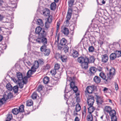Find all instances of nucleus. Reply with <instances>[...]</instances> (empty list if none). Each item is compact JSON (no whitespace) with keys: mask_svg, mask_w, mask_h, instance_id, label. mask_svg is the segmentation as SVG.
Returning <instances> with one entry per match:
<instances>
[{"mask_svg":"<svg viewBox=\"0 0 121 121\" xmlns=\"http://www.w3.org/2000/svg\"><path fill=\"white\" fill-rule=\"evenodd\" d=\"M106 69L108 72L107 74L108 76V79L106 80V81H110L111 79L113 78V77L115 74V69L114 68H109L108 67H107Z\"/></svg>","mask_w":121,"mask_h":121,"instance_id":"obj_1","label":"nucleus"},{"mask_svg":"<svg viewBox=\"0 0 121 121\" xmlns=\"http://www.w3.org/2000/svg\"><path fill=\"white\" fill-rule=\"evenodd\" d=\"M94 86L93 85L87 86L85 91L84 94L86 97H87L88 95H91L90 94H92L94 91Z\"/></svg>","mask_w":121,"mask_h":121,"instance_id":"obj_2","label":"nucleus"},{"mask_svg":"<svg viewBox=\"0 0 121 121\" xmlns=\"http://www.w3.org/2000/svg\"><path fill=\"white\" fill-rule=\"evenodd\" d=\"M24 105L22 104L20 106L18 109L20 113L19 114V116L17 117V118L19 121L21 120L23 117V115L21 112H24Z\"/></svg>","mask_w":121,"mask_h":121,"instance_id":"obj_3","label":"nucleus"},{"mask_svg":"<svg viewBox=\"0 0 121 121\" xmlns=\"http://www.w3.org/2000/svg\"><path fill=\"white\" fill-rule=\"evenodd\" d=\"M86 97H87V101L88 105H93L95 101L94 96L92 95H89Z\"/></svg>","mask_w":121,"mask_h":121,"instance_id":"obj_4","label":"nucleus"},{"mask_svg":"<svg viewBox=\"0 0 121 121\" xmlns=\"http://www.w3.org/2000/svg\"><path fill=\"white\" fill-rule=\"evenodd\" d=\"M69 54L70 56L72 57L74 59H75L78 57L79 53L76 50L73 49L71 51Z\"/></svg>","mask_w":121,"mask_h":121,"instance_id":"obj_5","label":"nucleus"},{"mask_svg":"<svg viewBox=\"0 0 121 121\" xmlns=\"http://www.w3.org/2000/svg\"><path fill=\"white\" fill-rule=\"evenodd\" d=\"M95 95L96 97V101L97 104L99 105L102 104L104 102L103 97L98 95L97 93H96Z\"/></svg>","mask_w":121,"mask_h":121,"instance_id":"obj_6","label":"nucleus"},{"mask_svg":"<svg viewBox=\"0 0 121 121\" xmlns=\"http://www.w3.org/2000/svg\"><path fill=\"white\" fill-rule=\"evenodd\" d=\"M36 41L39 43H41L43 45H47V40L46 38H38L36 40Z\"/></svg>","mask_w":121,"mask_h":121,"instance_id":"obj_7","label":"nucleus"},{"mask_svg":"<svg viewBox=\"0 0 121 121\" xmlns=\"http://www.w3.org/2000/svg\"><path fill=\"white\" fill-rule=\"evenodd\" d=\"M95 59L94 57L93 56H90L89 57L86 56V60H85L88 63H94Z\"/></svg>","mask_w":121,"mask_h":121,"instance_id":"obj_8","label":"nucleus"},{"mask_svg":"<svg viewBox=\"0 0 121 121\" xmlns=\"http://www.w3.org/2000/svg\"><path fill=\"white\" fill-rule=\"evenodd\" d=\"M47 34V33L45 31V30L43 29L41 33L39 34L38 38H46V37Z\"/></svg>","mask_w":121,"mask_h":121,"instance_id":"obj_9","label":"nucleus"},{"mask_svg":"<svg viewBox=\"0 0 121 121\" xmlns=\"http://www.w3.org/2000/svg\"><path fill=\"white\" fill-rule=\"evenodd\" d=\"M61 31L64 35L66 36L69 34V32L68 29L65 27L61 28Z\"/></svg>","mask_w":121,"mask_h":121,"instance_id":"obj_10","label":"nucleus"},{"mask_svg":"<svg viewBox=\"0 0 121 121\" xmlns=\"http://www.w3.org/2000/svg\"><path fill=\"white\" fill-rule=\"evenodd\" d=\"M99 76L104 80V82L106 84L108 83V82H109L110 81H106V80L108 79V76H107V77H106L105 74L103 72L100 73L99 75Z\"/></svg>","mask_w":121,"mask_h":121,"instance_id":"obj_11","label":"nucleus"},{"mask_svg":"<svg viewBox=\"0 0 121 121\" xmlns=\"http://www.w3.org/2000/svg\"><path fill=\"white\" fill-rule=\"evenodd\" d=\"M108 60V57L106 54L101 56V62L104 63L107 62Z\"/></svg>","mask_w":121,"mask_h":121,"instance_id":"obj_12","label":"nucleus"},{"mask_svg":"<svg viewBox=\"0 0 121 121\" xmlns=\"http://www.w3.org/2000/svg\"><path fill=\"white\" fill-rule=\"evenodd\" d=\"M50 14V11L47 8L45 9L43 11V14L45 16H47L49 15Z\"/></svg>","mask_w":121,"mask_h":121,"instance_id":"obj_13","label":"nucleus"},{"mask_svg":"<svg viewBox=\"0 0 121 121\" xmlns=\"http://www.w3.org/2000/svg\"><path fill=\"white\" fill-rule=\"evenodd\" d=\"M87 61H85L81 64V66L82 68L85 69H86L88 67V63Z\"/></svg>","mask_w":121,"mask_h":121,"instance_id":"obj_14","label":"nucleus"},{"mask_svg":"<svg viewBox=\"0 0 121 121\" xmlns=\"http://www.w3.org/2000/svg\"><path fill=\"white\" fill-rule=\"evenodd\" d=\"M93 80L95 83L96 84H98L100 82L101 80L99 77L96 76L94 78Z\"/></svg>","mask_w":121,"mask_h":121,"instance_id":"obj_15","label":"nucleus"},{"mask_svg":"<svg viewBox=\"0 0 121 121\" xmlns=\"http://www.w3.org/2000/svg\"><path fill=\"white\" fill-rule=\"evenodd\" d=\"M17 77L18 80V81L22 80L23 79V76L22 74L20 72H18L17 73Z\"/></svg>","mask_w":121,"mask_h":121,"instance_id":"obj_16","label":"nucleus"},{"mask_svg":"<svg viewBox=\"0 0 121 121\" xmlns=\"http://www.w3.org/2000/svg\"><path fill=\"white\" fill-rule=\"evenodd\" d=\"M67 43V40L65 38H62L60 40V44L61 46L65 45Z\"/></svg>","mask_w":121,"mask_h":121,"instance_id":"obj_17","label":"nucleus"},{"mask_svg":"<svg viewBox=\"0 0 121 121\" xmlns=\"http://www.w3.org/2000/svg\"><path fill=\"white\" fill-rule=\"evenodd\" d=\"M85 60H86V56L84 58L82 56L78 58L77 59L78 62L81 64L84 61H86Z\"/></svg>","mask_w":121,"mask_h":121,"instance_id":"obj_18","label":"nucleus"},{"mask_svg":"<svg viewBox=\"0 0 121 121\" xmlns=\"http://www.w3.org/2000/svg\"><path fill=\"white\" fill-rule=\"evenodd\" d=\"M97 70V69L94 67H91L90 69V71L92 75H94Z\"/></svg>","mask_w":121,"mask_h":121,"instance_id":"obj_19","label":"nucleus"},{"mask_svg":"<svg viewBox=\"0 0 121 121\" xmlns=\"http://www.w3.org/2000/svg\"><path fill=\"white\" fill-rule=\"evenodd\" d=\"M25 84V83L22 80L18 81V84L19 85V87L21 89L23 88L24 85Z\"/></svg>","mask_w":121,"mask_h":121,"instance_id":"obj_20","label":"nucleus"},{"mask_svg":"<svg viewBox=\"0 0 121 121\" xmlns=\"http://www.w3.org/2000/svg\"><path fill=\"white\" fill-rule=\"evenodd\" d=\"M42 28L40 26H39L37 27L35 29V33L36 34H38L39 35L40 34V33L41 31H42Z\"/></svg>","mask_w":121,"mask_h":121,"instance_id":"obj_21","label":"nucleus"},{"mask_svg":"<svg viewBox=\"0 0 121 121\" xmlns=\"http://www.w3.org/2000/svg\"><path fill=\"white\" fill-rule=\"evenodd\" d=\"M117 57L116 55L115 52L112 53L110 56V59L112 60H114Z\"/></svg>","mask_w":121,"mask_h":121,"instance_id":"obj_22","label":"nucleus"},{"mask_svg":"<svg viewBox=\"0 0 121 121\" xmlns=\"http://www.w3.org/2000/svg\"><path fill=\"white\" fill-rule=\"evenodd\" d=\"M56 7V5L55 2H54L51 4L50 5L51 10L54 11L55 10Z\"/></svg>","mask_w":121,"mask_h":121,"instance_id":"obj_23","label":"nucleus"},{"mask_svg":"<svg viewBox=\"0 0 121 121\" xmlns=\"http://www.w3.org/2000/svg\"><path fill=\"white\" fill-rule=\"evenodd\" d=\"M92 106H89V107L88 108L89 113H92L95 110V108Z\"/></svg>","mask_w":121,"mask_h":121,"instance_id":"obj_24","label":"nucleus"},{"mask_svg":"<svg viewBox=\"0 0 121 121\" xmlns=\"http://www.w3.org/2000/svg\"><path fill=\"white\" fill-rule=\"evenodd\" d=\"M51 52L49 48H47L43 52L45 56H48L49 54Z\"/></svg>","mask_w":121,"mask_h":121,"instance_id":"obj_25","label":"nucleus"},{"mask_svg":"<svg viewBox=\"0 0 121 121\" xmlns=\"http://www.w3.org/2000/svg\"><path fill=\"white\" fill-rule=\"evenodd\" d=\"M55 77L54 79L56 81H58L59 79L60 78V73H57L55 75Z\"/></svg>","mask_w":121,"mask_h":121,"instance_id":"obj_26","label":"nucleus"},{"mask_svg":"<svg viewBox=\"0 0 121 121\" xmlns=\"http://www.w3.org/2000/svg\"><path fill=\"white\" fill-rule=\"evenodd\" d=\"M37 24L40 25L41 26H43L44 24L42 20L41 19H38L37 21Z\"/></svg>","mask_w":121,"mask_h":121,"instance_id":"obj_27","label":"nucleus"},{"mask_svg":"<svg viewBox=\"0 0 121 121\" xmlns=\"http://www.w3.org/2000/svg\"><path fill=\"white\" fill-rule=\"evenodd\" d=\"M112 110L111 107L109 106H106L105 107V111L107 113H109Z\"/></svg>","mask_w":121,"mask_h":121,"instance_id":"obj_28","label":"nucleus"},{"mask_svg":"<svg viewBox=\"0 0 121 121\" xmlns=\"http://www.w3.org/2000/svg\"><path fill=\"white\" fill-rule=\"evenodd\" d=\"M47 48V45H43L40 48V51L41 52H43Z\"/></svg>","mask_w":121,"mask_h":121,"instance_id":"obj_29","label":"nucleus"},{"mask_svg":"<svg viewBox=\"0 0 121 121\" xmlns=\"http://www.w3.org/2000/svg\"><path fill=\"white\" fill-rule=\"evenodd\" d=\"M39 66V64L38 61L37 60L35 61L34 63L32 66L35 67V69H37Z\"/></svg>","mask_w":121,"mask_h":121,"instance_id":"obj_30","label":"nucleus"},{"mask_svg":"<svg viewBox=\"0 0 121 121\" xmlns=\"http://www.w3.org/2000/svg\"><path fill=\"white\" fill-rule=\"evenodd\" d=\"M87 119L88 121H92L93 119L92 115L91 113H89L87 117Z\"/></svg>","mask_w":121,"mask_h":121,"instance_id":"obj_31","label":"nucleus"},{"mask_svg":"<svg viewBox=\"0 0 121 121\" xmlns=\"http://www.w3.org/2000/svg\"><path fill=\"white\" fill-rule=\"evenodd\" d=\"M12 112L14 114L17 115L20 113L18 108H14L12 109Z\"/></svg>","mask_w":121,"mask_h":121,"instance_id":"obj_32","label":"nucleus"},{"mask_svg":"<svg viewBox=\"0 0 121 121\" xmlns=\"http://www.w3.org/2000/svg\"><path fill=\"white\" fill-rule=\"evenodd\" d=\"M111 117L116 116V112L114 110H112L109 113Z\"/></svg>","mask_w":121,"mask_h":121,"instance_id":"obj_33","label":"nucleus"},{"mask_svg":"<svg viewBox=\"0 0 121 121\" xmlns=\"http://www.w3.org/2000/svg\"><path fill=\"white\" fill-rule=\"evenodd\" d=\"M121 51L116 50L115 51H114V52L115 53L117 57H119L121 56Z\"/></svg>","mask_w":121,"mask_h":121,"instance_id":"obj_34","label":"nucleus"},{"mask_svg":"<svg viewBox=\"0 0 121 121\" xmlns=\"http://www.w3.org/2000/svg\"><path fill=\"white\" fill-rule=\"evenodd\" d=\"M49 81V78L47 77H45L43 79V82L45 84H47Z\"/></svg>","mask_w":121,"mask_h":121,"instance_id":"obj_35","label":"nucleus"},{"mask_svg":"<svg viewBox=\"0 0 121 121\" xmlns=\"http://www.w3.org/2000/svg\"><path fill=\"white\" fill-rule=\"evenodd\" d=\"M33 104V102L31 100H28L26 102V106H30Z\"/></svg>","mask_w":121,"mask_h":121,"instance_id":"obj_36","label":"nucleus"},{"mask_svg":"<svg viewBox=\"0 0 121 121\" xmlns=\"http://www.w3.org/2000/svg\"><path fill=\"white\" fill-rule=\"evenodd\" d=\"M33 73H34L31 70H29L27 72L26 75L28 78H30Z\"/></svg>","mask_w":121,"mask_h":121,"instance_id":"obj_37","label":"nucleus"},{"mask_svg":"<svg viewBox=\"0 0 121 121\" xmlns=\"http://www.w3.org/2000/svg\"><path fill=\"white\" fill-rule=\"evenodd\" d=\"M48 16V17L47 19V22L49 23H50L52 22V16L51 15Z\"/></svg>","mask_w":121,"mask_h":121,"instance_id":"obj_38","label":"nucleus"},{"mask_svg":"<svg viewBox=\"0 0 121 121\" xmlns=\"http://www.w3.org/2000/svg\"><path fill=\"white\" fill-rule=\"evenodd\" d=\"M7 89L10 91H11L12 90L13 87L11 85L10 83L7 84L6 86Z\"/></svg>","mask_w":121,"mask_h":121,"instance_id":"obj_39","label":"nucleus"},{"mask_svg":"<svg viewBox=\"0 0 121 121\" xmlns=\"http://www.w3.org/2000/svg\"><path fill=\"white\" fill-rule=\"evenodd\" d=\"M81 107L79 104H77L76 106L75 110L77 112L81 110Z\"/></svg>","mask_w":121,"mask_h":121,"instance_id":"obj_40","label":"nucleus"},{"mask_svg":"<svg viewBox=\"0 0 121 121\" xmlns=\"http://www.w3.org/2000/svg\"><path fill=\"white\" fill-rule=\"evenodd\" d=\"M60 58L63 62H66L67 59L66 56L64 55L61 56L60 57Z\"/></svg>","mask_w":121,"mask_h":121,"instance_id":"obj_41","label":"nucleus"},{"mask_svg":"<svg viewBox=\"0 0 121 121\" xmlns=\"http://www.w3.org/2000/svg\"><path fill=\"white\" fill-rule=\"evenodd\" d=\"M18 87L17 85L14 86L13 87L12 89H13L15 93H17L18 92Z\"/></svg>","mask_w":121,"mask_h":121,"instance_id":"obj_42","label":"nucleus"},{"mask_svg":"<svg viewBox=\"0 0 121 121\" xmlns=\"http://www.w3.org/2000/svg\"><path fill=\"white\" fill-rule=\"evenodd\" d=\"M75 0H69L68 2L69 6L71 7L73 4V3Z\"/></svg>","mask_w":121,"mask_h":121,"instance_id":"obj_43","label":"nucleus"},{"mask_svg":"<svg viewBox=\"0 0 121 121\" xmlns=\"http://www.w3.org/2000/svg\"><path fill=\"white\" fill-rule=\"evenodd\" d=\"M95 48L92 46H90L88 48L89 51L90 52H93L94 51Z\"/></svg>","mask_w":121,"mask_h":121,"instance_id":"obj_44","label":"nucleus"},{"mask_svg":"<svg viewBox=\"0 0 121 121\" xmlns=\"http://www.w3.org/2000/svg\"><path fill=\"white\" fill-rule=\"evenodd\" d=\"M37 94L36 92H34L32 95L31 97L32 99H35L36 98Z\"/></svg>","mask_w":121,"mask_h":121,"instance_id":"obj_45","label":"nucleus"},{"mask_svg":"<svg viewBox=\"0 0 121 121\" xmlns=\"http://www.w3.org/2000/svg\"><path fill=\"white\" fill-rule=\"evenodd\" d=\"M60 65L57 63H56L54 65V69L56 70H58L60 68Z\"/></svg>","mask_w":121,"mask_h":121,"instance_id":"obj_46","label":"nucleus"},{"mask_svg":"<svg viewBox=\"0 0 121 121\" xmlns=\"http://www.w3.org/2000/svg\"><path fill=\"white\" fill-rule=\"evenodd\" d=\"M56 70L55 69H52L50 71L52 75H55L56 73Z\"/></svg>","mask_w":121,"mask_h":121,"instance_id":"obj_47","label":"nucleus"},{"mask_svg":"<svg viewBox=\"0 0 121 121\" xmlns=\"http://www.w3.org/2000/svg\"><path fill=\"white\" fill-rule=\"evenodd\" d=\"M82 116L85 117L86 115V107L84 106V107L83 110L82 111Z\"/></svg>","mask_w":121,"mask_h":121,"instance_id":"obj_48","label":"nucleus"},{"mask_svg":"<svg viewBox=\"0 0 121 121\" xmlns=\"http://www.w3.org/2000/svg\"><path fill=\"white\" fill-rule=\"evenodd\" d=\"M63 50L66 53L68 52L69 50V47L67 45L65 46L63 48Z\"/></svg>","mask_w":121,"mask_h":121,"instance_id":"obj_49","label":"nucleus"},{"mask_svg":"<svg viewBox=\"0 0 121 121\" xmlns=\"http://www.w3.org/2000/svg\"><path fill=\"white\" fill-rule=\"evenodd\" d=\"M12 114H8V116L7 117V120L8 121H10L11 120L12 118Z\"/></svg>","mask_w":121,"mask_h":121,"instance_id":"obj_50","label":"nucleus"},{"mask_svg":"<svg viewBox=\"0 0 121 121\" xmlns=\"http://www.w3.org/2000/svg\"><path fill=\"white\" fill-rule=\"evenodd\" d=\"M111 121H117V118L116 116H115L111 117Z\"/></svg>","mask_w":121,"mask_h":121,"instance_id":"obj_51","label":"nucleus"},{"mask_svg":"<svg viewBox=\"0 0 121 121\" xmlns=\"http://www.w3.org/2000/svg\"><path fill=\"white\" fill-rule=\"evenodd\" d=\"M50 68V66L49 64H47L44 66L43 68L45 69H48Z\"/></svg>","mask_w":121,"mask_h":121,"instance_id":"obj_52","label":"nucleus"},{"mask_svg":"<svg viewBox=\"0 0 121 121\" xmlns=\"http://www.w3.org/2000/svg\"><path fill=\"white\" fill-rule=\"evenodd\" d=\"M8 95H4L3 96V98L1 99H2L3 101H6L9 98H7Z\"/></svg>","mask_w":121,"mask_h":121,"instance_id":"obj_53","label":"nucleus"},{"mask_svg":"<svg viewBox=\"0 0 121 121\" xmlns=\"http://www.w3.org/2000/svg\"><path fill=\"white\" fill-rule=\"evenodd\" d=\"M29 78H28V77L27 76H26L24 77V78H23V79L22 80L24 81V82L25 83V84H26L27 82V79Z\"/></svg>","mask_w":121,"mask_h":121,"instance_id":"obj_54","label":"nucleus"},{"mask_svg":"<svg viewBox=\"0 0 121 121\" xmlns=\"http://www.w3.org/2000/svg\"><path fill=\"white\" fill-rule=\"evenodd\" d=\"M45 26L46 29H48L49 27V23L46 21L45 23Z\"/></svg>","mask_w":121,"mask_h":121,"instance_id":"obj_55","label":"nucleus"},{"mask_svg":"<svg viewBox=\"0 0 121 121\" xmlns=\"http://www.w3.org/2000/svg\"><path fill=\"white\" fill-rule=\"evenodd\" d=\"M70 85L71 87L72 88L74 86H75V83L73 81H72L70 82Z\"/></svg>","mask_w":121,"mask_h":121,"instance_id":"obj_56","label":"nucleus"},{"mask_svg":"<svg viewBox=\"0 0 121 121\" xmlns=\"http://www.w3.org/2000/svg\"><path fill=\"white\" fill-rule=\"evenodd\" d=\"M42 87L43 86L41 85L39 86L37 89L38 91L39 92L42 90Z\"/></svg>","mask_w":121,"mask_h":121,"instance_id":"obj_57","label":"nucleus"},{"mask_svg":"<svg viewBox=\"0 0 121 121\" xmlns=\"http://www.w3.org/2000/svg\"><path fill=\"white\" fill-rule=\"evenodd\" d=\"M7 98L9 99H11L12 98L13 96V95L11 93H8V95Z\"/></svg>","mask_w":121,"mask_h":121,"instance_id":"obj_58","label":"nucleus"},{"mask_svg":"<svg viewBox=\"0 0 121 121\" xmlns=\"http://www.w3.org/2000/svg\"><path fill=\"white\" fill-rule=\"evenodd\" d=\"M73 91H74V92L76 93L77 91L78 90V88L77 87L75 86H74L72 88Z\"/></svg>","mask_w":121,"mask_h":121,"instance_id":"obj_59","label":"nucleus"},{"mask_svg":"<svg viewBox=\"0 0 121 121\" xmlns=\"http://www.w3.org/2000/svg\"><path fill=\"white\" fill-rule=\"evenodd\" d=\"M72 10L71 9L69 8L67 14L72 15Z\"/></svg>","mask_w":121,"mask_h":121,"instance_id":"obj_60","label":"nucleus"},{"mask_svg":"<svg viewBox=\"0 0 121 121\" xmlns=\"http://www.w3.org/2000/svg\"><path fill=\"white\" fill-rule=\"evenodd\" d=\"M72 15L70 14H67L66 16L67 19L68 20H70L71 17Z\"/></svg>","mask_w":121,"mask_h":121,"instance_id":"obj_61","label":"nucleus"},{"mask_svg":"<svg viewBox=\"0 0 121 121\" xmlns=\"http://www.w3.org/2000/svg\"><path fill=\"white\" fill-rule=\"evenodd\" d=\"M35 69V67H34L33 66H32L31 68V70L33 72V73H34L36 71V69Z\"/></svg>","mask_w":121,"mask_h":121,"instance_id":"obj_62","label":"nucleus"},{"mask_svg":"<svg viewBox=\"0 0 121 121\" xmlns=\"http://www.w3.org/2000/svg\"><path fill=\"white\" fill-rule=\"evenodd\" d=\"M4 17V15L0 14V21H2Z\"/></svg>","mask_w":121,"mask_h":121,"instance_id":"obj_63","label":"nucleus"},{"mask_svg":"<svg viewBox=\"0 0 121 121\" xmlns=\"http://www.w3.org/2000/svg\"><path fill=\"white\" fill-rule=\"evenodd\" d=\"M115 87L116 90L117 91L118 89V86L117 83L115 82Z\"/></svg>","mask_w":121,"mask_h":121,"instance_id":"obj_64","label":"nucleus"}]
</instances>
